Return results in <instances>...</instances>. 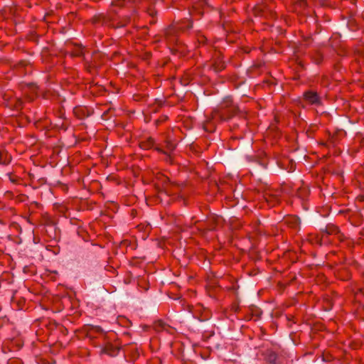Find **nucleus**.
Here are the masks:
<instances>
[{
	"label": "nucleus",
	"mask_w": 364,
	"mask_h": 364,
	"mask_svg": "<svg viewBox=\"0 0 364 364\" xmlns=\"http://www.w3.org/2000/svg\"><path fill=\"white\" fill-rule=\"evenodd\" d=\"M119 348L117 345L111 343H106L100 347V354L107 355L110 357H114L118 355Z\"/></svg>",
	"instance_id": "f257e3e1"
},
{
	"label": "nucleus",
	"mask_w": 364,
	"mask_h": 364,
	"mask_svg": "<svg viewBox=\"0 0 364 364\" xmlns=\"http://www.w3.org/2000/svg\"><path fill=\"white\" fill-rule=\"evenodd\" d=\"M306 101L311 105H318L321 103V98L318 94L313 91H307L304 93Z\"/></svg>",
	"instance_id": "f03ea898"
},
{
	"label": "nucleus",
	"mask_w": 364,
	"mask_h": 364,
	"mask_svg": "<svg viewBox=\"0 0 364 364\" xmlns=\"http://www.w3.org/2000/svg\"><path fill=\"white\" fill-rule=\"evenodd\" d=\"M265 199L268 203L271 205H274L277 203L280 200V196L278 194H272L271 193H267Z\"/></svg>",
	"instance_id": "7ed1b4c3"
},
{
	"label": "nucleus",
	"mask_w": 364,
	"mask_h": 364,
	"mask_svg": "<svg viewBox=\"0 0 364 364\" xmlns=\"http://www.w3.org/2000/svg\"><path fill=\"white\" fill-rule=\"evenodd\" d=\"M102 23L107 24V25H109V26H114V27H115V26H116V27L119 28V27H123V26H124L126 25L127 22L128 21H130V18H126V22H125V21H124H124H119V22H118V23H117V25H115L114 23H111V22H109V21H111V19H109V18H108V17L102 16Z\"/></svg>",
	"instance_id": "20e7f679"
},
{
	"label": "nucleus",
	"mask_w": 364,
	"mask_h": 364,
	"mask_svg": "<svg viewBox=\"0 0 364 364\" xmlns=\"http://www.w3.org/2000/svg\"><path fill=\"white\" fill-rule=\"evenodd\" d=\"M88 335L91 337H94L95 334H103V330L100 326H92L90 328L87 332Z\"/></svg>",
	"instance_id": "39448f33"
},
{
	"label": "nucleus",
	"mask_w": 364,
	"mask_h": 364,
	"mask_svg": "<svg viewBox=\"0 0 364 364\" xmlns=\"http://www.w3.org/2000/svg\"><path fill=\"white\" fill-rule=\"evenodd\" d=\"M176 148V144L171 141L166 142V150L163 151V153L168 155L170 157V154Z\"/></svg>",
	"instance_id": "423d86ee"
},
{
	"label": "nucleus",
	"mask_w": 364,
	"mask_h": 364,
	"mask_svg": "<svg viewBox=\"0 0 364 364\" xmlns=\"http://www.w3.org/2000/svg\"><path fill=\"white\" fill-rule=\"evenodd\" d=\"M277 356V354L272 351L267 353L266 359L271 364H276Z\"/></svg>",
	"instance_id": "0eeeda50"
},
{
	"label": "nucleus",
	"mask_w": 364,
	"mask_h": 364,
	"mask_svg": "<svg viewBox=\"0 0 364 364\" xmlns=\"http://www.w3.org/2000/svg\"><path fill=\"white\" fill-rule=\"evenodd\" d=\"M266 9H268L265 5L264 3H263L262 5H259L255 8V12L258 14L261 15H265L266 14Z\"/></svg>",
	"instance_id": "6e6552de"
},
{
	"label": "nucleus",
	"mask_w": 364,
	"mask_h": 364,
	"mask_svg": "<svg viewBox=\"0 0 364 364\" xmlns=\"http://www.w3.org/2000/svg\"><path fill=\"white\" fill-rule=\"evenodd\" d=\"M151 4V0H144L143 2H142V6L146 9V12L151 16H153L154 14H155V11L151 9H149L146 7V5L147 4Z\"/></svg>",
	"instance_id": "1a4fd4ad"
},
{
	"label": "nucleus",
	"mask_w": 364,
	"mask_h": 364,
	"mask_svg": "<svg viewBox=\"0 0 364 364\" xmlns=\"http://www.w3.org/2000/svg\"><path fill=\"white\" fill-rule=\"evenodd\" d=\"M173 32H174V28H168V29L167 30V31H166V35L168 36V38H170V37H169V36H170ZM170 41H173V39H171V38H170Z\"/></svg>",
	"instance_id": "9d476101"
},
{
	"label": "nucleus",
	"mask_w": 364,
	"mask_h": 364,
	"mask_svg": "<svg viewBox=\"0 0 364 364\" xmlns=\"http://www.w3.org/2000/svg\"><path fill=\"white\" fill-rule=\"evenodd\" d=\"M225 68L224 63H222L221 65H219L217 68V70H221Z\"/></svg>",
	"instance_id": "9b49d317"
},
{
	"label": "nucleus",
	"mask_w": 364,
	"mask_h": 364,
	"mask_svg": "<svg viewBox=\"0 0 364 364\" xmlns=\"http://www.w3.org/2000/svg\"><path fill=\"white\" fill-rule=\"evenodd\" d=\"M299 4H301V6H305L306 5V0H301Z\"/></svg>",
	"instance_id": "f8f14e48"
},
{
	"label": "nucleus",
	"mask_w": 364,
	"mask_h": 364,
	"mask_svg": "<svg viewBox=\"0 0 364 364\" xmlns=\"http://www.w3.org/2000/svg\"><path fill=\"white\" fill-rule=\"evenodd\" d=\"M114 5H116V6H122V0H117V1L114 3Z\"/></svg>",
	"instance_id": "ddd939ff"
},
{
	"label": "nucleus",
	"mask_w": 364,
	"mask_h": 364,
	"mask_svg": "<svg viewBox=\"0 0 364 364\" xmlns=\"http://www.w3.org/2000/svg\"><path fill=\"white\" fill-rule=\"evenodd\" d=\"M31 89L32 90V91H35L37 89V87L34 85H31Z\"/></svg>",
	"instance_id": "4468645a"
},
{
	"label": "nucleus",
	"mask_w": 364,
	"mask_h": 364,
	"mask_svg": "<svg viewBox=\"0 0 364 364\" xmlns=\"http://www.w3.org/2000/svg\"><path fill=\"white\" fill-rule=\"evenodd\" d=\"M231 116H232V114H229V116H228V117L223 116L222 118H223V120H226V119L230 118Z\"/></svg>",
	"instance_id": "2eb2a0df"
},
{
	"label": "nucleus",
	"mask_w": 364,
	"mask_h": 364,
	"mask_svg": "<svg viewBox=\"0 0 364 364\" xmlns=\"http://www.w3.org/2000/svg\"><path fill=\"white\" fill-rule=\"evenodd\" d=\"M192 26V23L191 22L188 23L187 28H190Z\"/></svg>",
	"instance_id": "dca6fc26"
},
{
	"label": "nucleus",
	"mask_w": 364,
	"mask_h": 364,
	"mask_svg": "<svg viewBox=\"0 0 364 364\" xmlns=\"http://www.w3.org/2000/svg\"><path fill=\"white\" fill-rule=\"evenodd\" d=\"M235 107H233V108L232 109L231 112H233L235 111Z\"/></svg>",
	"instance_id": "f3484780"
},
{
	"label": "nucleus",
	"mask_w": 364,
	"mask_h": 364,
	"mask_svg": "<svg viewBox=\"0 0 364 364\" xmlns=\"http://www.w3.org/2000/svg\"><path fill=\"white\" fill-rule=\"evenodd\" d=\"M178 28H183L182 26H178Z\"/></svg>",
	"instance_id": "a211bd4d"
},
{
	"label": "nucleus",
	"mask_w": 364,
	"mask_h": 364,
	"mask_svg": "<svg viewBox=\"0 0 364 364\" xmlns=\"http://www.w3.org/2000/svg\"><path fill=\"white\" fill-rule=\"evenodd\" d=\"M294 220L295 223H296L297 219L296 218H294Z\"/></svg>",
	"instance_id": "6ab92c4d"
},
{
	"label": "nucleus",
	"mask_w": 364,
	"mask_h": 364,
	"mask_svg": "<svg viewBox=\"0 0 364 364\" xmlns=\"http://www.w3.org/2000/svg\"><path fill=\"white\" fill-rule=\"evenodd\" d=\"M159 323L160 325H161V326H162V324H163L161 321H159Z\"/></svg>",
	"instance_id": "aec40b11"
},
{
	"label": "nucleus",
	"mask_w": 364,
	"mask_h": 364,
	"mask_svg": "<svg viewBox=\"0 0 364 364\" xmlns=\"http://www.w3.org/2000/svg\"><path fill=\"white\" fill-rule=\"evenodd\" d=\"M99 21H101V17L98 16Z\"/></svg>",
	"instance_id": "412c9836"
}]
</instances>
